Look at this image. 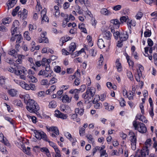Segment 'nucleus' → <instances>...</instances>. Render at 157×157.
Masks as SVG:
<instances>
[{"label": "nucleus", "instance_id": "obj_24", "mask_svg": "<svg viewBox=\"0 0 157 157\" xmlns=\"http://www.w3.org/2000/svg\"><path fill=\"white\" fill-rule=\"evenodd\" d=\"M136 118L137 119L145 123H147L148 121L145 117L142 116L140 114H137L136 116Z\"/></svg>", "mask_w": 157, "mask_h": 157}, {"label": "nucleus", "instance_id": "obj_62", "mask_svg": "<svg viewBox=\"0 0 157 157\" xmlns=\"http://www.w3.org/2000/svg\"><path fill=\"white\" fill-rule=\"evenodd\" d=\"M48 80L47 79H43L40 82V84L42 85H46L48 84Z\"/></svg>", "mask_w": 157, "mask_h": 157}, {"label": "nucleus", "instance_id": "obj_13", "mask_svg": "<svg viewBox=\"0 0 157 157\" xmlns=\"http://www.w3.org/2000/svg\"><path fill=\"white\" fill-rule=\"evenodd\" d=\"M140 152V157H149L148 149L147 148H143Z\"/></svg>", "mask_w": 157, "mask_h": 157}, {"label": "nucleus", "instance_id": "obj_34", "mask_svg": "<svg viewBox=\"0 0 157 157\" xmlns=\"http://www.w3.org/2000/svg\"><path fill=\"white\" fill-rule=\"evenodd\" d=\"M75 111L77 114H78L80 116H82L83 114L84 109L83 108L79 109V108H77L75 109Z\"/></svg>", "mask_w": 157, "mask_h": 157}, {"label": "nucleus", "instance_id": "obj_51", "mask_svg": "<svg viewBox=\"0 0 157 157\" xmlns=\"http://www.w3.org/2000/svg\"><path fill=\"white\" fill-rule=\"evenodd\" d=\"M127 76L129 79L131 81H132L133 79V75L131 72L128 71H127Z\"/></svg>", "mask_w": 157, "mask_h": 157}, {"label": "nucleus", "instance_id": "obj_45", "mask_svg": "<svg viewBox=\"0 0 157 157\" xmlns=\"http://www.w3.org/2000/svg\"><path fill=\"white\" fill-rule=\"evenodd\" d=\"M11 21V19L8 17L4 18L2 20V23L4 25H6L7 24H9Z\"/></svg>", "mask_w": 157, "mask_h": 157}, {"label": "nucleus", "instance_id": "obj_38", "mask_svg": "<svg viewBox=\"0 0 157 157\" xmlns=\"http://www.w3.org/2000/svg\"><path fill=\"white\" fill-rule=\"evenodd\" d=\"M86 137L90 143H92L94 142V139L93 137L90 134H87L86 136Z\"/></svg>", "mask_w": 157, "mask_h": 157}, {"label": "nucleus", "instance_id": "obj_5", "mask_svg": "<svg viewBox=\"0 0 157 157\" xmlns=\"http://www.w3.org/2000/svg\"><path fill=\"white\" fill-rule=\"evenodd\" d=\"M108 27L106 26H104L102 29V36L103 37L108 40L109 45L110 39L111 36V34L110 32L107 31V30L108 29Z\"/></svg>", "mask_w": 157, "mask_h": 157}, {"label": "nucleus", "instance_id": "obj_35", "mask_svg": "<svg viewBox=\"0 0 157 157\" xmlns=\"http://www.w3.org/2000/svg\"><path fill=\"white\" fill-rule=\"evenodd\" d=\"M27 77L32 82L36 83L38 82L37 79L33 75L27 76Z\"/></svg>", "mask_w": 157, "mask_h": 157}, {"label": "nucleus", "instance_id": "obj_47", "mask_svg": "<svg viewBox=\"0 0 157 157\" xmlns=\"http://www.w3.org/2000/svg\"><path fill=\"white\" fill-rule=\"evenodd\" d=\"M143 16V13L141 12H138L135 16L137 20L140 19Z\"/></svg>", "mask_w": 157, "mask_h": 157}, {"label": "nucleus", "instance_id": "obj_41", "mask_svg": "<svg viewBox=\"0 0 157 157\" xmlns=\"http://www.w3.org/2000/svg\"><path fill=\"white\" fill-rule=\"evenodd\" d=\"M78 27L81 31L85 33H87V31L86 29L85 28L84 25L82 23L79 25Z\"/></svg>", "mask_w": 157, "mask_h": 157}, {"label": "nucleus", "instance_id": "obj_42", "mask_svg": "<svg viewBox=\"0 0 157 157\" xmlns=\"http://www.w3.org/2000/svg\"><path fill=\"white\" fill-rule=\"evenodd\" d=\"M128 17L127 16H123L121 17L120 18V21L122 23H123L124 22H125L128 19Z\"/></svg>", "mask_w": 157, "mask_h": 157}, {"label": "nucleus", "instance_id": "obj_55", "mask_svg": "<svg viewBox=\"0 0 157 157\" xmlns=\"http://www.w3.org/2000/svg\"><path fill=\"white\" fill-rule=\"evenodd\" d=\"M53 70L56 72L59 73L61 71V68L60 66H56L54 67Z\"/></svg>", "mask_w": 157, "mask_h": 157}, {"label": "nucleus", "instance_id": "obj_33", "mask_svg": "<svg viewBox=\"0 0 157 157\" xmlns=\"http://www.w3.org/2000/svg\"><path fill=\"white\" fill-rule=\"evenodd\" d=\"M97 44L98 47L101 49L105 47L104 41L102 39H100L98 40Z\"/></svg>", "mask_w": 157, "mask_h": 157}, {"label": "nucleus", "instance_id": "obj_18", "mask_svg": "<svg viewBox=\"0 0 157 157\" xmlns=\"http://www.w3.org/2000/svg\"><path fill=\"white\" fill-rule=\"evenodd\" d=\"M120 39L121 41L126 40L128 38V35L126 32H121L119 36Z\"/></svg>", "mask_w": 157, "mask_h": 157}, {"label": "nucleus", "instance_id": "obj_27", "mask_svg": "<svg viewBox=\"0 0 157 157\" xmlns=\"http://www.w3.org/2000/svg\"><path fill=\"white\" fill-rule=\"evenodd\" d=\"M22 38V36L20 34L15 35L14 36V37L13 36L11 38V40L13 41L15 40V39L16 40L17 42L18 43L20 42V41Z\"/></svg>", "mask_w": 157, "mask_h": 157}, {"label": "nucleus", "instance_id": "obj_2", "mask_svg": "<svg viewBox=\"0 0 157 157\" xmlns=\"http://www.w3.org/2000/svg\"><path fill=\"white\" fill-rule=\"evenodd\" d=\"M26 104V109L30 113L35 112L39 109L38 104L33 100H30Z\"/></svg>", "mask_w": 157, "mask_h": 157}, {"label": "nucleus", "instance_id": "obj_56", "mask_svg": "<svg viewBox=\"0 0 157 157\" xmlns=\"http://www.w3.org/2000/svg\"><path fill=\"white\" fill-rule=\"evenodd\" d=\"M101 147V146H96V147H95L93 149V155H94L97 151H100Z\"/></svg>", "mask_w": 157, "mask_h": 157}, {"label": "nucleus", "instance_id": "obj_19", "mask_svg": "<svg viewBox=\"0 0 157 157\" xmlns=\"http://www.w3.org/2000/svg\"><path fill=\"white\" fill-rule=\"evenodd\" d=\"M82 97L85 99V102L86 103H88L91 101L92 98L86 91L82 94Z\"/></svg>", "mask_w": 157, "mask_h": 157}, {"label": "nucleus", "instance_id": "obj_8", "mask_svg": "<svg viewBox=\"0 0 157 157\" xmlns=\"http://www.w3.org/2000/svg\"><path fill=\"white\" fill-rule=\"evenodd\" d=\"M130 137L132 149L134 150L136 148V138L135 133H132Z\"/></svg>", "mask_w": 157, "mask_h": 157}, {"label": "nucleus", "instance_id": "obj_12", "mask_svg": "<svg viewBox=\"0 0 157 157\" xmlns=\"http://www.w3.org/2000/svg\"><path fill=\"white\" fill-rule=\"evenodd\" d=\"M27 11L25 9H24L22 13L21 11L18 13V16L21 19H25L27 17Z\"/></svg>", "mask_w": 157, "mask_h": 157}, {"label": "nucleus", "instance_id": "obj_31", "mask_svg": "<svg viewBox=\"0 0 157 157\" xmlns=\"http://www.w3.org/2000/svg\"><path fill=\"white\" fill-rule=\"evenodd\" d=\"M76 47V44L75 43H71L69 47V52L72 53L75 50Z\"/></svg>", "mask_w": 157, "mask_h": 157}, {"label": "nucleus", "instance_id": "obj_57", "mask_svg": "<svg viewBox=\"0 0 157 157\" xmlns=\"http://www.w3.org/2000/svg\"><path fill=\"white\" fill-rule=\"evenodd\" d=\"M86 88V86L85 85H82L81 86L80 88L79 89H78V90L79 93L80 92H82L85 90Z\"/></svg>", "mask_w": 157, "mask_h": 157}, {"label": "nucleus", "instance_id": "obj_48", "mask_svg": "<svg viewBox=\"0 0 157 157\" xmlns=\"http://www.w3.org/2000/svg\"><path fill=\"white\" fill-rule=\"evenodd\" d=\"M86 91L92 97L95 94V92L92 89H87Z\"/></svg>", "mask_w": 157, "mask_h": 157}, {"label": "nucleus", "instance_id": "obj_53", "mask_svg": "<svg viewBox=\"0 0 157 157\" xmlns=\"http://www.w3.org/2000/svg\"><path fill=\"white\" fill-rule=\"evenodd\" d=\"M69 93L70 94H74L75 95L79 93L78 89H77L70 90Z\"/></svg>", "mask_w": 157, "mask_h": 157}, {"label": "nucleus", "instance_id": "obj_9", "mask_svg": "<svg viewBox=\"0 0 157 157\" xmlns=\"http://www.w3.org/2000/svg\"><path fill=\"white\" fill-rule=\"evenodd\" d=\"M47 10L44 8L41 12V16L42 18L41 23L43 24L44 22H48L49 18L46 15Z\"/></svg>", "mask_w": 157, "mask_h": 157}, {"label": "nucleus", "instance_id": "obj_25", "mask_svg": "<svg viewBox=\"0 0 157 157\" xmlns=\"http://www.w3.org/2000/svg\"><path fill=\"white\" fill-rule=\"evenodd\" d=\"M17 91L13 89L9 90H8V93L11 97L16 96L17 94Z\"/></svg>", "mask_w": 157, "mask_h": 157}, {"label": "nucleus", "instance_id": "obj_15", "mask_svg": "<svg viewBox=\"0 0 157 157\" xmlns=\"http://www.w3.org/2000/svg\"><path fill=\"white\" fill-rule=\"evenodd\" d=\"M27 60L29 63L30 68L33 69L35 71H37V69L35 66V63L34 62L33 58L31 57H29L28 58Z\"/></svg>", "mask_w": 157, "mask_h": 157}, {"label": "nucleus", "instance_id": "obj_61", "mask_svg": "<svg viewBox=\"0 0 157 157\" xmlns=\"http://www.w3.org/2000/svg\"><path fill=\"white\" fill-rule=\"evenodd\" d=\"M0 150L3 154H6L7 153L6 147L2 145H0Z\"/></svg>", "mask_w": 157, "mask_h": 157}, {"label": "nucleus", "instance_id": "obj_7", "mask_svg": "<svg viewBox=\"0 0 157 157\" xmlns=\"http://www.w3.org/2000/svg\"><path fill=\"white\" fill-rule=\"evenodd\" d=\"M120 23L119 21L117 19H112L110 21V24L109 28L111 29V32L114 31V29H117L119 27Z\"/></svg>", "mask_w": 157, "mask_h": 157}, {"label": "nucleus", "instance_id": "obj_49", "mask_svg": "<svg viewBox=\"0 0 157 157\" xmlns=\"http://www.w3.org/2000/svg\"><path fill=\"white\" fill-rule=\"evenodd\" d=\"M19 23L17 20H15L13 23L12 27L18 29Z\"/></svg>", "mask_w": 157, "mask_h": 157}, {"label": "nucleus", "instance_id": "obj_29", "mask_svg": "<svg viewBox=\"0 0 157 157\" xmlns=\"http://www.w3.org/2000/svg\"><path fill=\"white\" fill-rule=\"evenodd\" d=\"M17 2L15 0H9L7 4L8 9H11L16 4Z\"/></svg>", "mask_w": 157, "mask_h": 157}, {"label": "nucleus", "instance_id": "obj_30", "mask_svg": "<svg viewBox=\"0 0 157 157\" xmlns=\"http://www.w3.org/2000/svg\"><path fill=\"white\" fill-rule=\"evenodd\" d=\"M70 109V107L67 105L64 104L61 105L60 107V109L61 111L65 113H67L68 110Z\"/></svg>", "mask_w": 157, "mask_h": 157}, {"label": "nucleus", "instance_id": "obj_50", "mask_svg": "<svg viewBox=\"0 0 157 157\" xmlns=\"http://www.w3.org/2000/svg\"><path fill=\"white\" fill-rule=\"evenodd\" d=\"M9 54L15 58L16 57L17 52L14 49H12L9 52Z\"/></svg>", "mask_w": 157, "mask_h": 157}, {"label": "nucleus", "instance_id": "obj_39", "mask_svg": "<svg viewBox=\"0 0 157 157\" xmlns=\"http://www.w3.org/2000/svg\"><path fill=\"white\" fill-rule=\"evenodd\" d=\"M83 52L84 50L82 49L79 51H76V52H74V53L71 54V57L72 58H74L76 56H78L80 55V54H81L82 52Z\"/></svg>", "mask_w": 157, "mask_h": 157}, {"label": "nucleus", "instance_id": "obj_4", "mask_svg": "<svg viewBox=\"0 0 157 157\" xmlns=\"http://www.w3.org/2000/svg\"><path fill=\"white\" fill-rule=\"evenodd\" d=\"M8 71L12 73H14L16 75H20L22 72L24 74H25L27 70L24 67L19 66L17 67V70L11 67L8 69Z\"/></svg>", "mask_w": 157, "mask_h": 157}, {"label": "nucleus", "instance_id": "obj_17", "mask_svg": "<svg viewBox=\"0 0 157 157\" xmlns=\"http://www.w3.org/2000/svg\"><path fill=\"white\" fill-rule=\"evenodd\" d=\"M100 13L101 15L105 16H109L111 14V12L109 10L104 8L100 10Z\"/></svg>", "mask_w": 157, "mask_h": 157}, {"label": "nucleus", "instance_id": "obj_21", "mask_svg": "<svg viewBox=\"0 0 157 157\" xmlns=\"http://www.w3.org/2000/svg\"><path fill=\"white\" fill-rule=\"evenodd\" d=\"M58 113L55 114V116L64 120L67 118L68 116L67 114L63 113L59 111H58Z\"/></svg>", "mask_w": 157, "mask_h": 157}, {"label": "nucleus", "instance_id": "obj_54", "mask_svg": "<svg viewBox=\"0 0 157 157\" xmlns=\"http://www.w3.org/2000/svg\"><path fill=\"white\" fill-rule=\"evenodd\" d=\"M53 72V71H51L50 72H48L45 71L44 77L45 78H49L52 76V74Z\"/></svg>", "mask_w": 157, "mask_h": 157}, {"label": "nucleus", "instance_id": "obj_60", "mask_svg": "<svg viewBox=\"0 0 157 157\" xmlns=\"http://www.w3.org/2000/svg\"><path fill=\"white\" fill-rule=\"evenodd\" d=\"M62 55L65 56H67L71 54L70 52H68L65 48H63L61 50Z\"/></svg>", "mask_w": 157, "mask_h": 157}, {"label": "nucleus", "instance_id": "obj_22", "mask_svg": "<svg viewBox=\"0 0 157 157\" xmlns=\"http://www.w3.org/2000/svg\"><path fill=\"white\" fill-rule=\"evenodd\" d=\"M21 149L26 154L28 155H30L31 154L30 148L29 147H27L26 148L24 145L21 146Z\"/></svg>", "mask_w": 157, "mask_h": 157}, {"label": "nucleus", "instance_id": "obj_46", "mask_svg": "<svg viewBox=\"0 0 157 157\" xmlns=\"http://www.w3.org/2000/svg\"><path fill=\"white\" fill-rule=\"evenodd\" d=\"M78 1L81 5L84 4L86 6L90 4V2L88 0H78Z\"/></svg>", "mask_w": 157, "mask_h": 157}, {"label": "nucleus", "instance_id": "obj_10", "mask_svg": "<svg viewBox=\"0 0 157 157\" xmlns=\"http://www.w3.org/2000/svg\"><path fill=\"white\" fill-rule=\"evenodd\" d=\"M0 141L8 147H10L11 146L10 144L6 138L4 136L2 133L1 132H0Z\"/></svg>", "mask_w": 157, "mask_h": 157}, {"label": "nucleus", "instance_id": "obj_59", "mask_svg": "<svg viewBox=\"0 0 157 157\" xmlns=\"http://www.w3.org/2000/svg\"><path fill=\"white\" fill-rule=\"evenodd\" d=\"M85 133V129L81 127L79 129V134L80 136L84 135Z\"/></svg>", "mask_w": 157, "mask_h": 157}, {"label": "nucleus", "instance_id": "obj_28", "mask_svg": "<svg viewBox=\"0 0 157 157\" xmlns=\"http://www.w3.org/2000/svg\"><path fill=\"white\" fill-rule=\"evenodd\" d=\"M70 39V37L68 36H65L62 37L60 40V44L62 46L63 43Z\"/></svg>", "mask_w": 157, "mask_h": 157}, {"label": "nucleus", "instance_id": "obj_6", "mask_svg": "<svg viewBox=\"0 0 157 157\" xmlns=\"http://www.w3.org/2000/svg\"><path fill=\"white\" fill-rule=\"evenodd\" d=\"M34 133L35 137L39 140L43 139L44 140L47 141V136L46 134L43 131L39 130H34Z\"/></svg>", "mask_w": 157, "mask_h": 157}, {"label": "nucleus", "instance_id": "obj_14", "mask_svg": "<svg viewBox=\"0 0 157 157\" xmlns=\"http://www.w3.org/2000/svg\"><path fill=\"white\" fill-rule=\"evenodd\" d=\"M62 97L61 100L63 103H69L71 101V97H69L67 94L63 95Z\"/></svg>", "mask_w": 157, "mask_h": 157}, {"label": "nucleus", "instance_id": "obj_58", "mask_svg": "<svg viewBox=\"0 0 157 157\" xmlns=\"http://www.w3.org/2000/svg\"><path fill=\"white\" fill-rule=\"evenodd\" d=\"M24 38L28 40H29L31 39V38L29 35V33L28 32H25L24 34Z\"/></svg>", "mask_w": 157, "mask_h": 157}, {"label": "nucleus", "instance_id": "obj_63", "mask_svg": "<svg viewBox=\"0 0 157 157\" xmlns=\"http://www.w3.org/2000/svg\"><path fill=\"white\" fill-rule=\"evenodd\" d=\"M100 100L101 101H104L105 100L106 96L105 93L102 94L99 97Z\"/></svg>", "mask_w": 157, "mask_h": 157}, {"label": "nucleus", "instance_id": "obj_20", "mask_svg": "<svg viewBox=\"0 0 157 157\" xmlns=\"http://www.w3.org/2000/svg\"><path fill=\"white\" fill-rule=\"evenodd\" d=\"M105 146L102 145L99 151L100 157H107L108 154L106 152V150H105Z\"/></svg>", "mask_w": 157, "mask_h": 157}, {"label": "nucleus", "instance_id": "obj_16", "mask_svg": "<svg viewBox=\"0 0 157 157\" xmlns=\"http://www.w3.org/2000/svg\"><path fill=\"white\" fill-rule=\"evenodd\" d=\"M136 21L134 20L128 19L127 22V24L129 30H131L132 26H135L136 25Z\"/></svg>", "mask_w": 157, "mask_h": 157}, {"label": "nucleus", "instance_id": "obj_32", "mask_svg": "<svg viewBox=\"0 0 157 157\" xmlns=\"http://www.w3.org/2000/svg\"><path fill=\"white\" fill-rule=\"evenodd\" d=\"M125 56H126V59H127L129 66L131 67L132 68H133L134 66L133 62L130 59V57L127 54H125Z\"/></svg>", "mask_w": 157, "mask_h": 157}, {"label": "nucleus", "instance_id": "obj_37", "mask_svg": "<svg viewBox=\"0 0 157 157\" xmlns=\"http://www.w3.org/2000/svg\"><path fill=\"white\" fill-rule=\"evenodd\" d=\"M151 140L150 138L147 139L145 143V147L144 148H147L150 147L151 145Z\"/></svg>", "mask_w": 157, "mask_h": 157}, {"label": "nucleus", "instance_id": "obj_3", "mask_svg": "<svg viewBox=\"0 0 157 157\" xmlns=\"http://www.w3.org/2000/svg\"><path fill=\"white\" fill-rule=\"evenodd\" d=\"M133 124L135 129L137 130L138 131L142 133L146 132L147 131V128L145 125L142 123H137L136 121H134Z\"/></svg>", "mask_w": 157, "mask_h": 157}, {"label": "nucleus", "instance_id": "obj_44", "mask_svg": "<svg viewBox=\"0 0 157 157\" xmlns=\"http://www.w3.org/2000/svg\"><path fill=\"white\" fill-rule=\"evenodd\" d=\"M52 77L50 80L49 82L50 84H53L56 83L57 81V79L56 78V75H52Z\"/></svg>", "mask_w": 157, "mask_h": 157}, {"label": "nucleus", "instance_id": "obj_11", "mask_svg": "<svg viewBox=\"0 0 157 157\" xmlns=\"http://www.w3.org/2000/svg\"><path fill=\"white\" fill-rule=\"evenodd\" d=\"M46 128L48 131H52L56 135H59V131L58 128L56 126L49 127L47 126H46Z\"/></svg>", "mask_w": 157, "mask_h": 157}, {"label": "nucleus", "instance_id": "obj_1", "mask_svg": "<svg viewBox=\"0 0 157 157\" xmlns=\"http://www.w3.org/2000/svg\"><path fill=\"white\" fill-rule=\"evenodd\" d=\"M14 81L15 83L19 85L22 88L26 90H31L33 91H35L36 89V87L35 85L33 83L28 84L25 82L22 81L14 80Z\"/></svg>", "mask_w": 157, "mask_h": 157}, {"label": "nucleus", "instance_id": "obj_40", "mask_svg": "<svg viewBox=\"0 0 157 157\" xmlns=\"http://www.w3.org/2000/svg\"><path fill=\"white\" fill-rule=\"evenodd\" d=\"M56 106V102L54 101H50L48 107L50 108H54Z\"/></svg>", "mask_w": 157, "mask_h": 157}, {"label": "nucleus", "instance_id": "obj_36", "mask_svg": "<svg viewBox=\"0 0 157 157\" xmlns=\"http://www.w3.org/2000/svg\"><path fill=\"white\" fill-rule=\"evenodd\" d=\"M56 153H53L52 155L53 157H61V155L60 154V151L58 148L55 150Z\"/></svg>", "mask_w": 157, "mask_h": 157}, {"label": "nucleus", "instance_id": "obj_43", "mask_svg": "<svg viewBox=\"0 0 157 157\" xmlns=\"http://www.w3.org/2000/svg\"><path fill=\"white\" fill-rule=\"evenodd\" d=\"M94 107L97 109H100L102 108V104L100 102L93 103Z\"/></svg>", "mask_w": 157, "mask_h": 157}, {"label": "nucleus", "instance_id": "obj_52", "mask_svg": "<svg viewBox=\"0 0 157 157\" xmlns=\"http://www.w3.org/2000/svg\"><path fill=\"white\" fill-rule=\"evenodd\" d=\"M6 79L4 77H0V84L1 85H4L6 82Z\"/></svg>", "mask_w": 157, "mask_h": 157}, {"label": "nucleus", "instance_id": "obj_23", "mask_svg": "<svg viewBox=\"0 0 157 157\" xmlns=\"http://www.w3.org/2000/svg\"><path fill=\"white\" fill-rule=\"evenodd\" d=\"M20 97L21 98L24 99L25 102L26 104L27 103L29 102L30 100H32V99H30L29 95V94H26L23 95H20Z\"/></svg>", "mask_w": 157, "mask_h": 157}, {"label": "nucleus", "instance_id": "obj_64", "mask_svg": "<svg viewBox=\"0 0 157 157\" xmlns=\"http://www.w3.org/2000/svg\"><path fill=\"white\" fill-rule=\"evenodd\" d=\"M121 5H118L113 6L112 9L113 10L117 11L120 10L121 9Z\"/></svg>", "mask_w": 157, "mask_h": 157}, {"label": "nucleus", "instance_id": "obj_26", "mask_svg": "<svg viewBox=\"0 0 157 157\" xmlns=\"http://www.w3.org/2000/svg\"><path fill=\"white\" fill-rule=\"evenodd\" d=\"M116 68L118 72H121L122 70V68L121 63L119 62V59L116 60Z\"/></svg>", "mask_w": 157, "mask_h": 157}]
</instances>
